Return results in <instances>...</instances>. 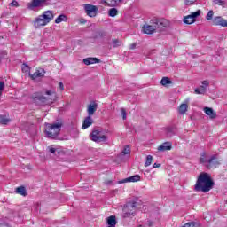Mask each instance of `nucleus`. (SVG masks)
I'll return each mask as SVG.
<instances>
[{
    "label": "nucleus",
    "instance_id": "dca6fc26",
    "mask_svg": "<svg viewBox=\"0 0 227 227\" xmlns=\"http://www.w3.org/2000/svg\"><path fill=\"white\" fill-rule=\"evenodd\" d=\"M97 107H98V105L97 103L93 102L88 106V116H93L95 114V112L97 111Z\"/></svg>",
    "mask_w": 227,
    "mask_h": 227
},
{
    "label": "nucleus",
    "instance_id": "49530a36",
    "mask_svg": "<svg viewBox=\"0 0 227 227\" xmlns=\"http://www.w3.org/2000/svg\"><path fill=\"white\" fill-rule=\"evenodd\" d=\"M80 24H86V20L85 19H80Z\"/></svg>",
    "mask_w": 227,
    "mask_h": 227
},
{
    "label": "nucleus",
    "instance_id": "f257e3e1",
    "mask_svg": "<svg viewBox=\"0 0 227 227\" xmlns=\"http://www.w3.org/2000/svg\"><path fill=\"white\" fill-rule=\"evenodd\" d=\"M30 98L37 106H42V104H54L56 102V92L52 90L39 91L32 94Z\"/></svg>",
    "mask_w": 227,
    "mask_h": 227
},
{
    "label": "nucleus",
    "instance_id": "a18cd8bd",
    "mask_svg": "<svg viewBox=\"0 0 227 227\" xmlns=\"http://www.w3.org/2000/svg\"><path fill=\"white\" fill-rule=\"evenodd\" d=\"M200 89L204 90V93H207V87H205V85H201Z\"/></svg>",
    "mask_w": 227,
    "mask_h": 227
},
{
    "label": "nucleus",
    "instance_id": "bb28decb",
    "mask_svg": "<svg viewBox=\"0 0 227 227\" xmlns=\"http://www.w3.org/2000/svg\"><path fill=\"white\" fill-rule=\"evenodd\" d=\"M187 107H189L187 104H181L178 110L179 114H185V113H187Z\"/></svg>",
    "mask_w": 227,
    "mask_h": 227
},
{
    "label": "nucleus",
    "instance_id": "f03ea898",
    "mask_svg": "<svg viewBox=\"0 0 227 227\" xmlns=\"http://www.w3.org/2000/svg\"><path fill=\"white\" fill-rule=\"evenodd\" d=\"M212 187H214V181L212 180L210 174L206 172L200 173L195 184V191L198 192H200V191L202 192H208Z\"/></svg>",
    "mask_w": 227,
    "mask_h": 227
},
{
    "label": "nucleus",
    "instance_id": "4c0bfd02",
    "mask_svg": "<svg viewBox=\"0 0 227 227\" xmlns=\"http://www.w3.org/2000/svg\"><path fill=\"white\" fill-rule=\"evenodd\" d=\"M201 83L203 84V86H205V88H208V86H210V82H208V80H205L201 82Z\"/></svg>",
    "mask_w": 227,
    "mask_h": 227
},
{
    "label": "nucleus",
    "instance_id": "a878e982",
    "mask_svg": "<svg viewBox=\"0 0 227 227\" xmlns=\"http://www.w3.org/2000/svg\"><path fill=\"white\" fill-rule=\"evenodd\" d=\"M161 86H168V84H173V82L169 79V77H163L160 81Z\"/></svg>",
    "mask_w": 227,
    "mask_h": 227
},
{
    "label": "nucleus",
    "instance_id": "79ce46f5",
    "mask_svg": "<svg viewBox=\"0 0 227 227\" xmlns=\"http://www.w3.org/2000/svg\"><path fill=\"white\" fill-rule=\"evenodd\" d=\"M10 6H19V2H17V0H13L11 4H10Z\"/></svg>",
    "mask_w": 227,
    "mask_h": 227
},
{
    "label": "nucleus",
    "instance_id": "37998d69",
    "mask_svg": "<svg viewBox=\"0 0 227 227\" xmlns=\"http://www.w3.org/2000/svg\"><path fill=\"white\" fill-rule=\"evenodd\" d=\"M59 88L60 91H63V90H65V86L63 85V82H59Z\"/></svg>",
    "mask_w": 227,
    "mask_h": 227
},
{
    "label": "nucleus",
    "instance_id": "ea45409f",
    "mask_svg": "<svg viewBox=\"0 0 227 227\" xmlns=\"http://www.w3.org/2000/svg\"><path fill=\"white\" fill-rule=\"evenodd\" d=\"M194 3H196V0H185L186 5L194 4Z\"/></svg>",
    "mask_w": 227,
    "mask_h": 227
},
{
    "label": "nucleus",
    "instance_id": "423d86ee",
    "mask_svg": "<svg viewBox=\"0 0 227 227\" xmlns=\"http://www.w3.org/2000/svg\"><path fill=\"white\" fill-rule=\"evenodd\" d=\"M137 204V202H136L135 200L129 201L128 203H126L123 207L122 212V217L124 219H127L129 217H134V215H136V205Z\"/></svg>",
    "mask_w": 227,
    "mask_h": 227
},
{
    "label": "nucleus",
    "instance_id": "e433bc0d",
    "mask_svg": "<svg viewBox=\"0 0 227 227\" xmlns=\"http://www.w3.org/2000/svg\"><path fill=\"white\" fill-rule=\"evenodd\" d=\"M225 0H215V4H219L220 6H223L226 3Z\"/></svg>",
    "mask_w": 227,
    "mask_h": 227
},
{
    "label": "nucleus",
    "instance_id": "2eb2a0df",
    "mask_svg": "<svg viewBox=\"0 0 227 227\" xmlns=\"http://www.w3.org/2000/svg\"><path fill=\"white\" fill-rule=\"evenodd\" d=\"M204 113H206L211 120H215V118H217V113L214 112V109L211 107H204Z\"/></svg>",
    "mask_w": 227,
    "mask_h": 227
},
{
    "label": "nucleus",
    "instance_id": "b1692460",
    "mask_svg": "<svg viewBox=\"0 0 227 227\" xmlns=\"http://www.w3.org/2000/svg\"><path fill=\"white\" fill-rule=\"evenodd\" d=\"M67 20H68L67 15L61 14L55 20V24H60V22H67Z\"/></svg>",
    "mask_w": 227,
    "mask_h": 227
},
{
    "label": "nucleus",
    "instance_id": "72a5a7b5",
    "mask_svg": "<svg viewBox=\"0 0 227 227\" xmlns=\"http://www.w3.org/2000/svg\"><path fill=\"white\" fill-rule=\"evenodd\" d=\"M194 92L196 95H205V90H201L200 88L195 89Z\"/></svg>",
    "mask_w": 227,
    "mask_h": 227
},
{
    "label": "nucleus",
    "instance_id": "4be33fe9",
    "mask_svg": "<svg viewBox=\"0 0 227 227\" xmlns=\"http://www.w3.org/2000/svg\"><path fill=\"white\" fill-rule=\"evenodd\" d=\"M166 134L168 137H173L175 134H176V128L175 127H168L166 129Z\"/></svg>",
    "mask_w": 227,
    "mask_h": 227
},
{
    "label": "nucleus",
    "instance_id": "c9c22d12",
    "mask_svg": "<svg viewBox=\"0 0 227 227\" xmlns=\"http://www.w3.org/2000/svg\"><path fill=\"white\" fill-rule=\"evenodd\" d=\"M97 36L99 38H104L106 36V34L104 31H98V32H97Z\"/></svg>",
    "mask_w": 227,
    "mask_h": 227
},
{
    "label": "nucleus",
    "instance_id": "5701e85b",
    "mask_svg": "<svg viewBox=\"0 0 227 227\" xmlns=\"http://www.w3.org/2000/svg\"><path fill=\"white\" fill-rule=\"evenodd\" d=\"M11 120L8 118L6 114H0V124L1 125H8Z\"/></svg>",
    "mask_w": 227,
    "mask_h": 227
},
{
    "label": "nucleus",
    "instance_id": "4468645a",
    "mask_svg": "<svg viewBox=\"0 0 227 227\" xmlns=\"http://www.w3.org/2000/svg\"><path fill=\"white\" fill-rule=\"evenodd\" d=\"M173 148L171 142H164L161 145L158 146V152H168Z\"/></svg>",
    "mask_w": 227,
    "mask_h": 227
},
{
    "label": "nucleus",
    "instance_id": "f704fd0d",
    "mask_svg": "<svg viewBox=\"0 0 227 227\" xmlns=\"http://www.w3.org/2000/svg\"><path fill=\"white\" fill-rule=\"evenodd\" d=\"M121 114L123 120H127V111L125 110V108L121 109Z\"/></svg>",
    "mask_w": 227,
    "mask_h": 227
},
{
    "label": "nucleus",
    "instance_id": "58836bf2",
    "mask_svg": "<svg viewBox=\"0 0 227 227\" xmlns=\"http://www.w3.org/2000/svg\"><path fill=\"white\" fill-rule=\"evenodd\" d=\"M4 90V82H0V93L3 94Z\"/></svg>",
    "mask_w": 227,
    "mask_h": 227
},
{
    "label": "nucleus",
    "instance_id": "a211bd4d",
    "mask_svg": "<svg viewBox=\"0 0 227 227\" xmlns=\"http://www.w3.org/2000/svg\"><path fill=\"white\" fill-rule=\"evenodd\" d=\"M90 125H93V119L91 118V116L88 115L83 121L82 129L84 130L88 129Z\"/></svg>",
    "mask_w": 227,
    "mask_h": 227
},
{
    "label": "nucleus",
    "instance_id": "f3484780",
    "mask_svg": "<svg viewBox=\"0 0 227 227\" xmlns=\"http://www.w3.org/2000/svg\"><path fill=\"white\" fill-rule=\"evenodd\" d=\"M141 180V176L135 175L130 177L125 178L122 181H120L119 184H126V182H139Z\"/></svg>",
    "mask_w": 227,
    "mask_h": 227
},
{
    "label": "nucleus",
    "instance_id": "6e6552de",
    "mask_svg": "<svg viewBox=\"0 0 227 227\" xmlns=\"http://www.w3.org/2000/svg\"><path fill=\"white\" fill-rule=\"evenodd\" d=\"M151 24H154L156 31H164L169 26V20L164 18H153Z\"/></svg>",
    "mask_w": 227,
    "mask_h": 227
},
{
    "label": "nucleus",
    "instance_id": "f8f14e48",
    "mask_svg": "<svg viewBox=\"0 0 227 227\" xmlns=\"http://www.w3.org/2000/svg\"><path fill=\"white\" fill-rule=\"evenodd\" d=\"M214 26H221L222 27H227V20L221 16L215 17L212 20Z\"/></svg>",
    "mask_w": 227,
    "mask_h": 227
},
{
    "label": "nucleus",
    "instance_id": "9b49d317",
    "mask_svg": "<svg viewBox=\"0 0 227 227\" xmlns=\"http://www.w3.org/2000/svg\"><path fill=\"white\" fill-rule=\"evenodd\" d=\"M201 15V11L198 10L195 12H192L191 15L185 16L184 19V24H194L196 19Z\"/></svg>",
    "mask_w": 227,
    "mask_h": 227
},
{
    "label": "nucleus",
    "instance_id": "3c124183",
    "mask_svg": "<svg viewBox=\"0 0 227 227\" xmlns=\"http://www.w3.org/2000/svg\"><path fill=\"white\" fill-rule=\"evenodd\" d=\"M3 94L0 93V97L2 96Z\"/></svg>",
    "mask_w": 227,
    "mask_h": 227
},
{
    "label": "nucleus",
    "instance_id": "8fccbe9b",
    "mask_svg": "<svg viewBox=\"0 0 227 227\" xmlns=\"http://www.w3.org/2000/svg\"><path fill=\"white\" fill-rule=\"evenodd\" d=\"M138 227H144L143 225H139Z\"/></svg>",
    "mask_w": 227,
    "mask_h": 227
},
{
    "label": "nucleus",
    "instance_id": "09e8293b",
    "mask_svg": "<svg viewBox=\"0 0 227 227\" xmlns=\"http://www.w3.org/2000/svg\"><path fill=\"white\" fill-rule=\"evenodd\" d=\"M147 225H148L149 227H152V226L153 225V223L152 221H148V222H147Z\"/></svg>",
    "mask_w": 227,
    "mask_h": 227
},
{
    "label": "nucleus",
    "instance_id": "aec40b11",
    "mask_svg": "<svg viewBox=\"0 0 227 227\" xmlns=\"http://www.w3.org/2000/svg\"><path fill=\"white\" fill-rule=\"evenodd\" d=\"M84 65H94V63H100V59L97 58H87L83 59Z\"/></svg>",
    "mask_w": 227,
    "mask_h": 227
},
{
    "label": "nucleus",
    "instance_id": "9d476101",
    "mask_svg": "<svg viewBox=\"0 0 227 227\" xmlns=\"http://www.w3.org/2000/svg\"><path fill=\"white\" fill-rule=\"evenodd\" d=\"M83 8L88 17H97V13H98V7L97 5L86 4L83 5Z\"/></svg>",
    "mask_w": 227,
    "mask_h": 227
},
{
    "label": "nucleus",
    "instance_id": "a19ab883",
    "mask_svg": "<svg viewBox=\"0 0 227 227\" xmlns=\"http://www.w3.org/2000/svg\"><path fill=\"white\" fill-rule=\"evenodd\" d=\"M48 150L50 153H52L53 155L56 153V148L54 147H48Z\"/></svg>",
    "mask_w": 227,
    "mask_h": 227
},
{
    "label": "nucleus",
    "instance_id": "412c9836",
    "mask_svg": "<svg viewBox=\"0 0 227 227\" xmlns=\"http://www.w3.org/2000/svg\"><path fill=\"white\" fill-rule=\"evenodd\" d=\"M103 1L108 6H118L120 3L123 2V0H103Z\"/></svg>",
    "mask_w": 227,
    "mask_h": 227
},
{
    "label": "nucleus",
    "instance_id": "7c9ffc66",
    "mask_svg": "<svg viewBox=\"0 0 227 227\" xmlns=\"http://www.w3.org/2000/svg\"><path fill=\"white\" fill-rule=\"evenodd\" d=\"M152 160H153V157L152 155H147L146 160L145 163V168H148V166H151Z\"/></svg>",
    "mask_w": 227,
    "mask_h": 227
},
{
    "label": "nucleus",
    "instance_id": "c03bdc74",
    "mask_svg": "<svg viewBox=\"0 0 227 227\" xmlns=\"http://www.w3.org/2000/svg\"><path fill=\"white\" fill-rule=\"evenodd\" d=\"M137 45V43H134L130 44L129 49L134 50V49H136Z\"/></svg>",
    "mask_w": 227,
    "mask_h": 227
},
{
    "label": "nucleus",
    "instance_id": "39448f33",
    "mask_svg": "<svg viewBox=\"0 0 227 227\" xmlns=\"http://www.w3.org/2000/svg\"><path fill=\"white\" fill-rule=\"evenodd\" d=\"M47 128L45 129V136L49 139H56L59 133L61 132V127H63V123L57 122L53 124H46Z\"/></svg>",
    "mask_w": 227,
    "mask_h": 227
},
{
    "label": "nucleus",
    "instance_id": "1a4fd4ad",
    "mask_svg": "<svg viewBox=\"0 0 227 227\" xmlns=\"http://www.w3.org/2000/svg\"><path fill=\"white\" fill-rule=\"evenodd\" d=\"M90 136L91 141H94V143H106L107 141V136L102 135V131L97 128H94Z\"/></svg>",
    "mask_w": 227,
    "mask_h": 227
},
{
    "label": "nucleus",
    "instance_id": "6ab92c4d",
    "mask_svg": "<svg viewBox=\"0 0 227 227\" xmlns=\"http://www.w3.org/2000/svg\"><path fill=\"white\" fill-rule=\"evenodd\" d=\"M117 223L118 222L116 221V216L114 215H111L106 218V227H116Z\"/></svg>",
    "mask_w": 227,
    "mask_h": 227
},
{
    "label": "nucleus",
    "instance_id": "7ed1b4c3",
    "mask_svg": "<svg viewBox=\"0 0 227 227\" xmlns=\"http://www.w3.org/2000/svg\"><path fill=\"white\" fill-rule=\"evenodd\" d=\"M200 162L203 164L207 169H212V168L221 166V162L217 160V154L208 156L206 152L200 153Z\"/></svg>",
    "mask_w": 227,
    "mask_h": 227
},
{
    "label": "nucleus",
    "instance_id": "c756f323",
    "mask_svg": "<svg viewBox=\"0 0 227 227\" xmlns=\"http://www.w3.org/2000/svg\"><path fill=\"white\" fill-rule=\"evenodd\" d=\"M113 47H121V41L119 39H112Z\"/></svg>",
    "mask_w": 227,
    "mask_h": 227
},
{
    "label": "nucleus",
    "instance_id": "cd10ccee",
    "mask_svg": "<svg viewBox=\"0 0 227 227\" xmlns=\"http://www.w3.org/2000/svg\"><path fill=\"white\" fill-rule=\"evenodd\" d=\"M109 17H116L118 15V9L116 8H112L108 12Z\"/></svg>",
    "mask_w": 227,
    "mask_h": 227
},
{
    "label": "nucleus",
    "instance_id": "c85d7f7f",
    "mask_svg": "<svg viewBox=\"0 0 227 227\" xmlns=\"http://www.w3.org/2000/svg\"><path fill=\"white\" fill-rule=\"evenodd\" d=\"M44 74L40 71H35L32 75V79H38V77H43Z\"/></svg>",
    "mask_w": 227,
    "mask_h": 227
},
{
    "label": "nucleus",
    "instance_id": "2f4dec72",
    "mask_svg": "<svg viewBox=\"0 0 227 227\" xmlns=\"http://www.w3.org/2000/svg\"><path fill=\"white\" fill-rule=\"evenodd\" d=\"M121 155H130V147L129 145H126L121 152Z\"/></svg>",
    "mask_w": 227,
    "mask_h": 227
},
{
    "label": "nucleus",
    "instance_id": "20e7f679",
    "mask_svg": "<svg viewBox=\"0 0 227 227\" xmlns=\"http://www.w3.org/2000/svg\"><path fill=\"white\" fill-rule=\"evenodd\" d=\"M52 19H54V13L52 11H46L42 15H39L35 19L34 26L36 28L42 27V26H47Z\"/></svg>",
    "mask_w": 227,
    "mask_h": 227
},
{
    "label": "nucleus",
    "instance_id": "ddd939ff",
    "mask_svg": "<svg viewBox=\"0 0 227 227\" xmlns=\"http://www.w3.org/2000/svg\"><path fill=\"white\" fill-rule=\"evenodd\" d=\"M155 31H157V29L155 28V25L154 24L144 25V27H143V32L145 35H153V33Z\"/></svg>",
    "mask_w": 227,
    "mask_h": 227
},
{
    "label": "nucleus",
    "instance_id": "393cba45",
    "mask_svg": "<svg viewBox=\"0 0 227 227\" xmlns=\"http://www.w3.org/2000/svg\"><path fill=\"white\" fill-rule=\"evenodd\" d=\"M17 194H20L21 196H27V192H26V187L20 186L16 188Z\"/></svg>",
    "mask_w": 227,
    "mask_h": 227
},
{
    "label": "nucleus",
    "instance_id": "0eeeda50",
    "mask_svg": "<svg viewBox=\"0 0 227 227\" xmlns=\"http://www.w3.org/2000/svg\"><path fill=\"white\" fill-rule=\"evenodd\" d=\"M51 4H56L54 0H32L27 4L28 10H35V8H43V6H49Z\"/></svg>",
    "mask_w": 227,
    "mask_h": 227
},
{
    "label": "nucleus",
    "instance_id": "de8ad7c7",
    "mask_svg": "<svg viewBox=\"0 0 227 227\" xmlns=\"http://www.w3.org/2000/svg\"><path fill=\"white\" fill-rule=\"evenodd\" d=\"M153 168H160V164L159 163H154Z\"/></svg>",
    "mask_w": 227,
    "mask_h": 227
},
{
    "label": "nucleus",
    "instance_id": "473e14b6",
    "mask_svg": "<svg viewBox=\"0 0 227 227\" xmlns=\"http://www.w3.org/2000/svg\"><path fill=\"white\" fill-rule=\"evenodd\" d=\"M207 20H212L214 19V11H209L206 16Z\"/></svg>",
    "mask_w": 227,
    "mask_h": 227
}]
</instances>
